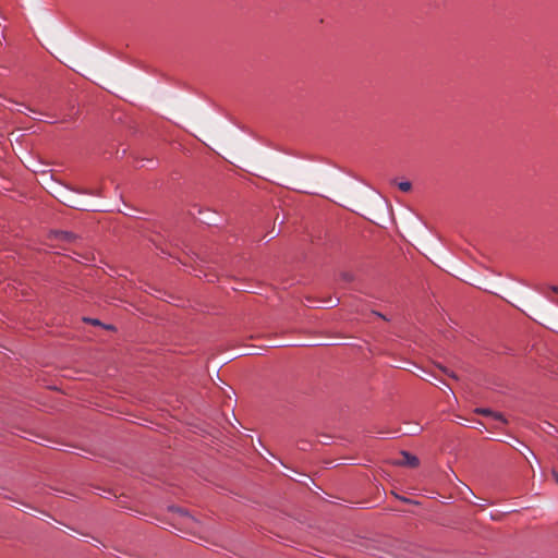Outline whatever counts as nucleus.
I'll list each match as a JSON object with an SVG mask.
<instances>
[{
    "label": "nucleus",
    "mask_w": 558,
    "mask_h": 558,
    "mask_svg": "<svg viewBox=\"0 0 558 558\" xmlns=\"http://www.w3.org/2000/svg\"><path fill=\"white\" fill-rule=\"evenodd\" d=\"M76 193H80V194H86V195H92V196H101V191L99 189H92V190H74Z\"/></svg>",
    "instance_id": "7ed1b4c3"
},
{
    "label": "nucleus",
    "mask_w": 558,
    "mask_h": 558,
    "mask_svg": "<svg viewBox=\"0 0 558 558\" xmlns=\"http://www.w3.org/2000/svg\"><path fill=\"white\" fill-rule=\"evenodd\" d=\"M85 320L92 323L93 325H100V322L97 319L85 318Z\"/></svg>",
    "instance_id": "6e6552de"
},
{
    "label": "nucleus",
    "mask_w": 558,
    "mask_h": 558,
    "mask_svg": "<svg viewBox=\"0 0 558 558\" xmlns=\"http://www.w3.org/2000/svg\"><path fill=\"white\" fill-rule=\"evenodd\" d=\"M441 372H444L446 375L450 376L453 379H458L457 375L452 372H449L446 367H440Z\"/></svg>",
    "instance_id": "423d86ee"
},
{
    "label": "nucleus",
    "mask_w": 558,
    "mask_h": 558,
    "mask_svg": "<svg viewBox=\"0 0 558 558\" xmlns=\"http://www.w3.org/2000/svg\"><path fill=\"white\" fill-rule=\"evenodd\" d=\"M475 413L484 416H490L502 424H508V420L500 413V412H494L490 409L487 408H477L475 409Z\"/></svg>",
    "instance_id": "f03ea898"
},
{
    "label": "nucleus",
    "mask_w": 558,
    "mask_h": 558,
    "mask_svg": "<svg viewBox=\"0 0 558 558\" xmlns=\"http://www.w3.org/2000/svg\"><path fill=\"white\" fill-rule=\"evenodd\" d=\"M28 110H31L32 112H38L37 110L32 109V108H28Z\"/></svg>",
    "instance_id": "f8f14e48"
},
{
    "label": "nucleus",
    "mask_w": 558,
    "mask_h": 558,
    "mask_svg": "<svg viewBox=\"0 0 558 558\" xmlns=\"http://www.w3.org/2000/svg\"><path fill=\"white\" fill-rule=\"evenodd\" d=\"M395 463L397 465H402V466H410V468H416L420 463L417 457L409 453V452H401L400 454V458H398Z\"/></svg>",
    "instance_id": "f257e3e1"
},
{
    "label": "nucleus",
    "mask_w": 558,
    "mask_h": 558,
    "mask_svg": "<svg viewBox=\"0 0 558 558\" xmlns=\"http://www.w3.org/2000/svg\"><path fill=\"white\" fill-rule=\"evenodd\" d=\"M553 477L555 478L556 483H558V472L553 471Z\"/></svg>",
    "instance_id": "1a4fd4ad"
},
{
    "label": "nucleus",
    "mask_w": 558,
    "mask_h": 558,
    "mask_svg": "<svg viewBox=\"0 0 558 558\" xmlns=\"http://www.w3.org/2000/svg\"><path fill=\"white\" fill-rule=\"evenodd\" d=\"M342 278H343V280H345V281H352V280H353V275H352V274H349V272H343V274H342Z\"/></svg>",
    "instance_id": "0eeeda50"
},
{
    "label": "nucleus",
    "mask_w": 558,
    "mask_h": 558,
    "mask_svg": "<svg viewBox=\"0 0 558 558\" xmlns=\"http://www.w3.org/2000/svg\"><path fill=\"white\" fill-rule=\"evenodd\" d=\"M551 290L556 293H558V287H551Z\"/></svg>",
    "instance_id": "9b49d317"
},
{
    "label": "nucleus",
    "mask_w": 558,
    "mask_h": 558,
    "mask_svg": "<svg viewBox=\"0 0 558 558\" xmlns=\"http://www.w3.org/2000/svg\"><path fill=\"white\" fill-rule=\"evenodd\" d=\"M68 205L70 207H73V208H76V209H81V210H88L87 207H85L80 201L77 199H69V203Z\"/></svg>",
    "instance_id": "20e7f679"
},
{
    "label": "nucleus",
    "mask_w": 558,
    "mask_h": 558,
    "mask_svg": "<svg viewBox=\"0 0 558 558\" xmlns=\"http://www.w3.org/2000/svg\"><path fill=\"white\" fill-rule=\"evenodd\" d=\"M64 235H65V238H69V239L72 238V234H70L69 232H65Z\"/></svg>",
    "instance_id": "9d476101"
},
{
    "label": "nucleus",
    "mask_w": 558,
    "mask_h": 558,
    "mask_svg": "<svg viewBox=\"0 0 558 558\" xmlns=\"http://www.w3.org/2000/svg\"><path fill=\"white\" fill-rule=\"evenodd\" d=\"M398 187L402 191V192H409L412 187V184L411 182L409 181H404V182H400L398 184Z\"/></svg>",
    "instance_id": "39448f33"
}]
</instances>
